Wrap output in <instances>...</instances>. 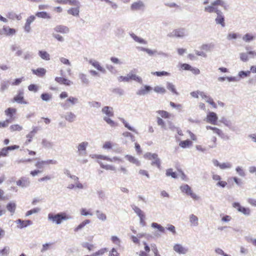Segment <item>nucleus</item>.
<instances>
[{"instance_id": "nucleus-1", "label": "nucleus", "mask_w": 256, "mask_h": 256, "mask_svg": "<svg viewBox=\"0 0 256 256\" xmlns=\"http://www.w3.org/2000/svg\"><path fill=\"white\" fill-rule=\"evenodd\" d=\"M217 6H222L226 10L228 8V5L225 1L223 0H216L212 2L210 5L204 7V11L209 13H216L217 17L215 19L216 23L220 24L222 27H224V16L222 12L216 7Z\"/></svg>"}, {"instance_id": "nucleus-2", "label": "nucleus", "mask_w": 256, "mask_h": 256, "mask_svg": "<svg viewBox=\"0 0 256 256\" xmlns=\"http://www.w3.org/2000/svg\"><path fill=\"white\" fill-rule=\"evenodd\" d=\"M48 219L52 223L60 224L62 220H68L70 218L67 216L64 212L58 213L55 214L52 213H50L48 214Z\"/></svg>"}, {"instance_id": "nucleus-3", "label": "nucleus", "mask_w": 256, "mask_h": 256, "mask_svg": "<svg viewBox=\"0 0 256 256\" xmlns=\"http://www.w3.org/2000/svg\"><path fill=\"white\" fill-rule=\"evenodd\" d=\"M180 189L182 193L190 196L194 200H198L200 198L196 194L193 192L190 186L187 184L181 185Z\"/></svg>"}, {"instance_id": "nucleus-4", "label": "nucleus", "mask_w": 256, "mask_h": 256, "mask_svg": "<svg viewBox=\"0 0 256 256\" xmlns=\"http://www.w3.org/2000/svg\"><path fill=\"white\" fill-rule=\"evenodd\" d=\"M144 158L150 160H153L151 162V165L156 166L158 168H160L161 162L156 154L148 152L144 154Z\"/></svg>"}, {"instance_id": "nucleus-5", "label": "nucleus", "mask_w": 256, "mask_h": 256, "mask_svg": "<svg viewBox=\"0 0 256 256\" xmlns=\"http://www.w3.org/2000/svg\"><path fill=\"white\" fill-rule=\"evenodd\" d=\"M78 103V99L77 98L70 96L64 102L61 103L60 106L64 110H66Z\"/></svg>"}, {"instance_id": "nucleus-6", "label": "nucleus", "mask_w": 256, "mask_h": 256, "mask_svg": "<svg viewBox=\"0 0 256 256\" xmlns=\"http://www.w3.org/2000/svg\"><path fill=\"white\" fill-rule=\"evenodd\" d=\"M88 146V142H82L76 146V152L79 156H84L86 154V148Z\"/></svg>"}, {"instance_id": "nucleus-7", "label": "nucleus", "mask_w": 256, "mask_h": 256, "mask_svg": "<svg viewBox=\"0 0 256 256\" xmlns=\"http://www.w3.org/2000/svg\"><path fill=\"white\" fill-rule=\"evenodd\" d=\"M186 30L184 28H180L174 30L170 34H168L169 37H176L178 38H182L186 36Z\"/></svg>"}, {"instance_id": "nucleus-8", "label": "nucleus", "mask_w": 256, "mask_h": 256, "mask_svg": "<svg viewBox=\"0 0 256 256\" xmlns=\"http://www.w3.org/2000/svg\"><path fill=\"white\" fill-rule=\"evenodd\" d=\"M232 206L236 208L237 210L244 215L248 216L250 214V210L249 208H245L240 206V204L238 202H234L232 204Z\"/></svg>"}, {"instance_id": "nucleus-9", "label": "nucleus", "mask_w": 256, "mask_h": 256, "mask_svg": "<svg viewBox=\"0 0 256 256\" xmlns=\"http://www.w3.org/2000/svg\"><path fill=\"white\" fill-rule=\"evenodd\" d=\"M146 6L144 2L142 0H138L133 2L130 7V10L132 11L144 10Z\"/></svg>"}, {"instance_id": "nucleus-10", "label": "nucleus", "mask_w": 256, "mask_h": 256, "mask_svg": "<svg viewBox=\"0 0 256 256\" xmlns=\"http://www.w3.org/2000/svg\"><path fill=\"white\" fill-rule=\"evenodd\" d=\"M24 94L23 90H19L18 94L12 100V102H16L18 104H26L28 102L24 100Z\"/></svg>"}, {"instance_id": "nucleus-11", "label": "nucleus", "mask_w": 256, "mask_h": 256, "mask_svg": "<svg viewBox=\"0 0 256 256\" xmlns=\"http://www.w3.org/2000/svg\"><path fill=\"white\" fill-rule=\"evenodd\" d=\"M30 179L26 177H22L16 182V185L22 188H27L30 186Z\"/></svg>"}, {"instance_id": "nucleus-12", "label": "nucleus", "mask_w": 256, "mask_h": 256, "mask_svg": "<svg viewBox=\"0 0 256 256\" xmlns=\"http://www.w3.org/2000/svg\"><path fill=\"white\" fill-rule=\"evenodd\" d=\"M152 88L150 86L145 85L143 87H141L136 92V94L138 96H144L149 93Z\"/></svg>"}, {"instance_id": "nucleus-13", "label": "nucleus", "mask_w": 256, "mask_h": 256, "mask_svg": "<svg viewBox=\"0 0 256 256\" xmlns=\"http://www.w3.org/2000/svg\"><path fill=\"white\" fill-rule=\"evenodd\" d=\"M218 118L214 112H209L207 114L206 121L212 124H216Z\"/></svg>"}, {"instance_id": "nucleus-14", "label": "nucleus", "mask_w": 256, "mask_h": 256, "mask_svg": "<svg viewBox=\"0 0 256 256\" xmlns=\"http://www.w3.org/2000/svg\"><path fill=\"white\" fill-rule=\"evenodd\" d=\"M62 117L64 118L68 122H72L75 121L76 116L72 112H66L65 114Z\"/></svg>"}, {"instance_id": "nucleus-15", "label": "nucleus", "mask_w": 256, "mask_h": 256, "mask_svg": "<svg viewBox=\"0 0 256 256\" xmlns=\"http://www.w3.org/2000/svg\"><path fill=\"white\" fill-rule=\"evenodd\" d=\"M174 250L179 254H185L188 250L187 248L183 247L180 244H176L174 246Z\"/></svg>"}, {"instance_id": "nucleus-16", "label": "nucleus", "mask_w": 256, "mask_h": 256, "mask_svg": "<svg viewBox=\"0 0 256 256\" xmlns=\"http://www.w3.org/2000/svg\"><path fill=\"white\" fill-rule=\"evenodd\" d=\"M88 62L98 70L102 72V73L106 72V70L100 66V63L96 61V60L91 59L89 60Z\"/></svg>"}, {"instance_id": "nucleus-17", "label": "nucleus", "mask_w": 256, "mask_h": 256, "mask_svg": "<svg viewBox=\"0 0 256 256\" xmlns=\"http://www.w3.org/2000/svg\"><path fill=\"white\" fill-rule=\"evenodd\" d=\"M54 30L56 32H60L63 34H68L70 32V30L68 27L62 25L56 26Z\"/></svg>"}, {"instance_id": "nucleus-18", "label": "nucleus", "mask_w": 256, "mask_h": 256, "mask_svg": "<svg viewBox=\"0 0 256 256\" xmlns=\"http://www.w3.org/2000/svg\"><path fill=\"white\" fill-rule=\"evenodd\" d=\"M61 4H69L74 6H80V3L78 0H62L60 1Z\"/></svg>"}, {"instance_id": "nucleus-19", "label": "nucleus", "mask_w": 256, "mask_h": 256, "mask_svg": "<svg viewBox=\"0 0 256 256\" xmlns=\"http://www.w3.org/2000/svg\"><path fill=\"white\" fill-rule=\"evenodd\" d=\"M215 47V44L212 43L203 44L200 46V49L206 52H210L213 50Z\"/></svg>"}, {"instance_id": "nucleus-20", "label": "nucleus", "mask_w": 256, "mask_h": 256, "mask_svg": "<svg viewBox=\"0 0 256 256\" xmlns=\"http://www.w3.org/2000/svg\"><path fill=\"white\" fill-rule=\"evenodd\" d=\"M189 219L191 226H197L198 225V218L197 216L191 214L189 216Z\"/></svg>"}, {"instance_id": "nucleus-21", "label": "nucleus", "mask_w": 256, "mask_h": 256, "mask_svg": "<svg viewBox=\"0 0 256 256\" xmlns=\"http://www.w3.org/2000/svg\"><path fill=\"white\" fill-rule=\"evenodd\" d=\"M39 128L37 126H33L32 130L26 135V138H28V140L26 141V143H30L32 142V139L34 135L37 133Z\"/></svg>"}, {"instance_id": "nucleus-22", "label": "nucleus", "mask_w": 256, "mask_h": 256, "mask_svg": "<svg viewBox=\"0 0 256 256\" xmlns=\"http://www.w3.org/2000/svg\"><path fill=\"white\" fill-rule=\"evenodd\" d=\"M32 70L33 74H36L39 77H42L46 73V69L42 68H40L36 70L32 69Z\"/></svg>"}, {"instance_id": "nucleus-23", "label": "nucleus", "mask_w": 256, "mask_h": 256, "mask_svg": "<svg viewBox=\"0 0 256 256\" xmlns=\"http://www.w3.org/2000/svg\"><path fill=\"white\" fill-rule=\"evenodd\" d=\"M18 224H20V228H22L28 226L32 225V222L30 220H23L20 219H18L16 220Z\"/></svg>"}, {"instance_id": "nucleus-24", "label": "nucleus", "mask_w": 256, "mask_h": 256, "mask_svg": "<svg viewBox=\"0 0 256 256\" xmlns=\"http://www.w3.org/2000/svg\"><path fill=\"white\" fill-rule=\"evenodd\" d=\"M55 80L60 84H64L66 86H70L72 83L70 80L61 77H56L55 78Z\"/></svg>"}, {"instance_id": "nucleus-25", "label": "nucleus", "mask_w": 256, "mask_h": 256, "mask_svg": "<svg viewBox=\"0 0 256 256\" xmlns=\"http://www.w3.org/2000/svg\"><path fill=\"white\" fill-rule=\"evenodd\" d=\"M102 112L105 114L108 117L113 116L114 114L112 108L108 106H104L102 109Z\"/></svg>"}, {"instance_id": "nucleus-26", "label": "nucleus", "mask_w": 256, "mask_h": 256, "mask_svg": "<svg viewBox=\"0 0 256 256\" xmlns=\"http://www.w3.org/2000/svg\"><path fill=\"white\" fill-rule=\"evenodd\" d=\"M80 6H75L68 10V13L69 14L75 16H78L80 13Z\"/></svg>"}, {"instance_id": "nucleus-27", "label": "nucleus", "mask_w": 256, "mask_h": 256, "mask_svg": "<svg viewBox=\"0 0 256 256\" xmlns=\"http://www.w3.org/2000/svg\"><path fill=\"white\" fill-rule=\"evenodd\" d=\"M220 122L224 124L226 126H228L230 130H234L232 122L230 120H227L226 118L222 117L220 118Z\"/></svg>"}, {"instance_id": "nucleus-28", "label": "nucleus", "mask_w": 256, "mask_h": 256, "mask_svg": "<svg viewBox=\"0 0 256 256\" xmlns=\"http://www.w3.org/2000/svg\"><path fill=\"white\" fill-rule=\"evenodd\" d=\"M38 56L44 60H50V55L46 51L39 50L38 52Z\"/></svg>"}, {"instance_id": "nucleus-29", "label": "nucleus", "mask_w": 256, "mask_h": 256, "mask_svg": "<svg viewBox=\"0 0 256 256\" xmlns=\"http://www.w3.org/2000/svg\"><path fill=\"white\" fill-rule=\"evenodd\" d=\"M78 76L82 84L88 85L90 80L86 74L80 72L78 74Z\"/></svg>"}, {"instance_id": "nucleus-30", "label": "nucleus", "mask_w": 256, "mask_h": 256, "mask_svg": "<svg viewBox=\"0 0 256 256\" xmlns=\"http://www.w3.org/2000/svg\"><path fill=\"white\" fill-rule=\"evenodd\" d=\"M166 86L167 89L172 92L173 94L177 96L179 95V93L176 91L175 86L173 84L167 82Z\"/></svg>"}, {"instance_id": "nucleus-31", "label": "nucleus", "mask_w": 256, "mask_h": 256, "mask_svg": "<svg viewBox=\"0 0 256 256\" xmlns=\"http://www.w3.org/2000/svg\"><path fill=\"white\" fill-rule=\"evenodd\" d=\"M137 49H138L140 50L146 52L150 56H152L157 52L156 50H152L148 48H145L142 46L137 47Z\"/></svg>"}, {"instance_id": "nucleus-32", "label": "nucleus", "mask_w": 256, "mask_h": 256, "mask_svg": "<svg viewBox=\"0 0 256 256\" xmlns=\"http://www.w3.org/2000/svg\"><path fill=\"white\" fill-rule=\"evenodd\" d=\"M132 38L136 42L140 44H146V42L143 38H140L136 36L134 33H130V34Z\"/></svg>"}, {"instance_id": "nucleus-33", "label": "nucleus", "mask_w": 256, "mask_h": 256, "mask_svg": "<svg viewBox=\"0 0 256 256\" xmlns=\"http://www.w3.org/2000/svg\"><path fill=\"white\" fill-rule=\"evenodd\" d=\"M3 30L6 34L7 36H12L16 32V30L15 29L12 28H10L8 26L3 27Z\"/></svg>"}, {"instance_id": "nucleus-34", "label": "nucleus", "mask_w": 256, "mask_h": 256, "mask_svg": "<svg viewBox=\"0 0 256 256\" xmlns=\"http://www.w3.org/2000/svg\"><path fill=\"white\" fill-rule=\"evenodd\" d=\"M206 128L207 130H212L213 132L218 134L222 138V136L224 135V133L222 132V130L220 129L216 128V127H212L211 126H206Z\"/></svg>"}, {"instance_id": "nucleus-35", "label": "nucleus", "mask_w": 256, "mask_h": 256, "mask_svg": "<svg viewBox=\"0 0 256 256\" xmlns=\"http://www.w3.org/2000/svg\"><path fill=\"white\" fill-rule=\"evenodd\" d=\"M242 38L246 42H250L254 40L255 36L250 33H246L242 36Z\"/></svg>"}, {"instance_id": "nucleus-36", "label": "nucleus", "mask_w": 256, "mask_h": 256, "mask_svg": "<svg viewBox=\"0 0 256 256\" xmlns=\"http://www.w3.org/2000/svg\"><path fill=\"white\" fill-rule=\"evenodd\" d=\"M42 144L44 147L48 149L52 148L54 146V144L52 142L46 139H43L42 140Z\"/></svg>"}, {"instance_id": "nucleus-37", "label": "nucleus", "mask_w": 256, "mask_h": 256, "mask_svg": "<svg viewBox=\"0 0 256 256\" xmlns=\"http://www.w3.org/2000/svg\"><path fill=\"white\" fill-rule=\"evenodd\" d=\"M8 210L12 214L14 213L16 208V204L14 202H9L6 205Z\"/></svg>"}, {"instance_id": "nucleus-38", "label": "nucleus", "mask_w": 256, "mask_h": 256, "mask_svg": "<svg viewBox=\"0 0 256 256\" xmlns=\"http://www.w3.org/2000/svg\"><path fill=\"white\" fill-rule=\"evenodd\" d=\"M90 222V220H84L74 229V231L76 232H78L79 230L84 228L86 224H89Z\"/></svg>"}, {"instance_id": "nucleus-39", "label": "nucleus", "mask_w": 256, "mask_h": 256, "mask_svg": "<svg viewBox=\"0 0 256 256\" xmlns=\"http://www.w3.org/2000/svg\"><path fill=\"white\" fill-rule=\"evenodd\" d=\"M126 158L130 162L136 164L138 166L140 165V162L138 160L137 158H135L134 157L130 155H126Z\"/></svg>"}, {"instance_id": "nucleus-40", "label": "nucleus", "mask_w": 256, "mask_h": 256, "mask_svg": "<svg viewBox=\"0 0 256 256\" xmlns=\"http://www.w3.org/2000/svg\"><path fill=\"white\" fill-rule=\"evenodd\" d=\"M36 16L38 18H42L50 19L51 18L50 16L46 12H38L36 14Z\"/></svg>"}, {"instance_id": "nucleus-41", "label": "nucleus", "mask_w": 256, "mask_h": 256, "mask_svg": "<svg viewBox=\"0 0 256 256\" xmlns=\"http://www.w3.org/2000/svg\"><path fill=\"white\" fill-rule=\"evenodd\" d=\"M96 213L97 218L100 220L105 221L106 220V216L101 211L96 210Z\"/></svg>"}, {"instance_id": "nucleus-42", "label": "nucleus", "mask_w": 256, "mask_h": 256, "mask_svg": "<svg viewBox=\"0 0 256 256\" xmlns=\"http://www.w3.org/2000/svg\"><path fill=\"white\" fill-rule=\"evenodd\" d=\"M16 110L15 108H9L5 110V114L10 117V118H12L13 116V114H16Z\"/></svg>"}, {"instance_id": "nucleus-43", "label": "nucleus", "mask_w": 256, "mask_h": 256, "mask_svg": "<svg viewBox=\"0 0 256 256\" xmlns=\"http://www.w3.org/2000/svg\"><path fill=\"white\" fill-rule=\"evenodd\" d=\"M132 208L139 218L144 215V212L137 206L134 205L132 206Z\"/></svg>"}, {"instance_id": "nucleus-44", "label": "nucleus", "mask_w": 256, "mask_h": 256, "mask_svg": "<svg viewBox=\"0 0 256 256\" xmlns=\"http://www.w3.org/2000/svg\"><path fill=\"white\" fill-rule=\"evenodd\" d=\"M10 247L5 246L3 249L0 250V256H7L10 254Z\"/></svg>"}, {"instance_id": "nucleus-45", "label": "nucleus", "mask_w": 256, "mask_h": 256, "mask_svg": "<svg viewBox=\"0 0 256 256\" xmlns=\"http://www.w3.org/2000/svg\"><path fill=\"white\" fill-rule=\"evenodd\" d=\"M151 226L153 228H157L161 232L164 233L165 232L164 228L158 223L152 222L151 224Z\"/></svg>"}, {"instance_id": "nucleus-46", "label": "nucleus", "mask_w": 256, "mask_h": 256, "mask_svg": "<svg viewBox=\"0 0 256 256\" xmlns=\"http://www.w3.org/2000/svg\"><path fill=\"white\" fill-rule=\"evenodd\" d=\"M41 98L44 102H48L52 98V95L48 93H42L40 96Z\"/></svg>"}, {"instance_id": "nucleus-47", "label": "nucleus", "mask_w": 256, "mask_h": 256, "mask_svg": "<svg viewBox=\"0 0 256 256\" xmlns=\"http://www.w3.org/2000/svg\"><path fill=\"white\" fill-rule=\"evenodd\" d=\"M130 80H135L140 84H142V78L140 77L139 76H136V74L130 73Z\"/></svg>"}, {"instance_id": "nucleus-48", "label": "nucleus", "mask_w": 256, "mask_h": 256, "mask_svg": "<svg viewBox=\"0 0 256 256\" xmlns=\"http://www.w3.org/2000/svg\"><path fill=\"white\" fill-rule=\"evenodd\" d=\"M192 143V142L190 140H187L180 142L179 144V146L182 148H186L191 145Z\"/></svg>"}, {"instance_id": "nucleus-49", "label": "nucleus", "mask_w": 256, "mask_h": 256, "mask_svg": "<svg viewBox=\"0 0 256 256\" xmlns=\"http://www.w3.org/2000/svg\"><path fill=\"white\" fill-rule=\"evenodd\" d=\"M10 84V82L9 80H5V81H3L2 83H1V87H0V89H1V90L2 91H4L6 90H7Z\"/></svg>"}, {"instance_id": "nucleus-50", "label": "nucleus", "mask_w": 256, "mask_h": 256, "mask_svg": "<svg viewBox=\"0 0 256 256\" xmlns=\"http://www.w3.org/2000/svg\"><path fill=\"white\" fill-rule=\"evenodd\" d=\"M154 90L156 92L162 94H164L166 92V90L164 88L158 86H155Z\"/></svg>"}, {"instance_id": "nucleus-51", "label": "nucleus", "mask_w": 256, "mask_h": 256, "mask_svg": "<svg viewBox=\"0 0 256 256\" xmlns=\"http://www.w3.org/2000/svg\"><path fill=\"white\" fill-rule=\"evenodd\" d=\"M166 176H171L174 178H177V174L175 172H172V168H168L166 170Z\"/></svg>"}, {"instance_id": "nucleus-52", "label": "nucleus", "mask_w": 256, "mask_h": 256, "mask_svg": "<svg viewBox=\"0 0 256 256\" xmlns=\"http://www.w3.org/2000/svg\"><path fill=\"white\" fill-rule=\"evenodd\" d=\"M40 208H34L30 210H28L26 214V216H28L32 214H36V213L40 212Z\"/></svg>"}, {"instance_id": "nucleus-53", "label": "nucleus", "mask_w": 256, "mask_h": 256, "mask_svg": "<svg viewBox=\"0 0 256 256\" xmlns=\"http://www.w3.org/2000/svg\"><path fill=\"white\" fill-rule=\"evenodd\" d=\"M122 120L126 128L128 130H129L130 131L137 133L136 130L132 127L130 126L126 120H125L124 119H122Z\"/></svg>"}, {"instance_id": "nucleus-54", "label": "nucleus", "mask_w": 256, "mask_h": 256, "mask_svg": "<svg viewBox=\"0 0 256 256\" xmlns=\"http://www.w3.org/2000/svg\"><path fill=\"white\" fill-rule=\"evenodd\" d=\"M232 167V164L230 162H227L220 164V168L221 170H224L227 168H230Z\"/></svg>"}, {"instance_id": "nucleus-55", "label": "nucleus", "mask_w": 256, "mask_h": 256, "mask_svg": "<svg viewBox=\"0 0 256 256\" xmlns=\"http://www.w3.org/2000/svg\"><path fill=\"white\" fill-rule=\"evenodd\" d=\"M104 120L108 124H110L111 126L114 127L116 126L114 122L111 120L108 116H104Z\"/></svg>"}, {"instance_id": "nucleus-56", "label": "nucleus", "mask_w": 256, "mask_h": 256, "mask_svg": "<svg viewBox=\"0 0 256 256\" xmlns=\"http://www.w3.org/2000/svg\"><path fill=\"white\" fill-rule=\"evenodd\" d=\"M112 92L114 94H117L120 96H122L124 94V90L120 88H115L112 90Z\"/></svg>"}, {"instance_id": "nucleus-57", "label": "nucleus", "mask_w": 256, "mask_h": 256, "mask_svg": "<svg viewBox=\"0 0 256 256\" xmlns=\"http://www.w3.org/2000/svg\"><path fill=\"white\" fill-rule=\"evenodd\" d=\"M236 172L238 174V175L240 176H245L246 174L244 172L243 168L240 166H237L236 168Z\"/></svg>"}, {"instance_id": "nucleus-58", "label": "nucleus", "mask_w": 256, "mask_h": 256, "mask_svg": "<svg viewBox=\"0 0 256 256\" xmlns=\"http://www.w3.org/2000/svg\"><path fill=\"white\" fill-rule=\"evenodd\" d=\"M11 131H20L22 130V127L18 124H14L10 126Z\"/></svg>"}, {"instance_id": "nucleus-59", "label": "nucleus", "mask_w": 256, "mask_h": 256, "mask_svg": "<svg viewBox=\"0 0 256 256\" xmlns=\"http://www.w3.org/2000/svg\"><path fill=\"white\" fill-rule=\"evenodd\" d=\"M153 74L156 75L158 76H170V74L165 71L162 72H156L152 73Z\"/></svg>"}, {"instance_id": "nucleus-60", "label": "nucleus", "mask_w": 256, "mask_h": 256, "mask_svg": "<svg viewBox=\"0 0 256 256\" xmlns=\"http://www.w3.org/2000/svg\"><path fill=\"white\" fill-rule=\"evenodd\" d=\"M250 74V70H247V71H240L238 72V76L240 78H244V77H246L248 76Z\"/></svg>"}, {"instance_id": "nucleus-61", "label": "nucleus", "mask_w": 256, "mask_h": 256, "mask_svg": "<svg viewBox=\"0 0 256 256\" xmlns=\"http://www.w3.org/2000/svg\"><path fill=\"white\" fill-rule=\"evenodd\" d=\"M130 73L128 74L126 76H120L118 78V80L119 82H128L130 80Z\"/></svg>"}, {"instance_id": "nucleus-62", "label": "nucleus", "mask_w": 256, "mask_h": 256, "mask_svg": "<svg viewBox=\"0 0 256 256\" xmlns=\"http://www.w3.org/2000/svg\"><path fill=\"white\" fill-rule=\"evenodd\" d=\"M157 123L158 125L160 126L162 128L164 129H166V124L164 122L162 118L158 117L157 118Z\"/></svg>"}, {"instance_id": "nucleus-63", "label": "nucleus", "mask_w": 256, "mask_h": 256, "mask_svg": "<svg viewBox=\"0 0 256 256\" xmlns=\"http://www.w3.org/2000/svg\"><path fill=\"white\" fill-rule=\"evenodd\" d=\"M32 58V54L29 52H26L24 54V60H29Z\"/></svg>"}, {"instance_id": "nucleus-64", "label": "nucleus", "mask_w": 256, "mask_h": 256, "mask_svg": "<svg viewBox=\"0 0 256 256\" xmlns=\"http://www.w3.org/2000/svg\"><path fill=\"white\" fill-rule=\"evenodd\" d=\"M158 114L160 115V116L164 118H169V113L164 110H158Z\"/></svg>"}]
</instances>
